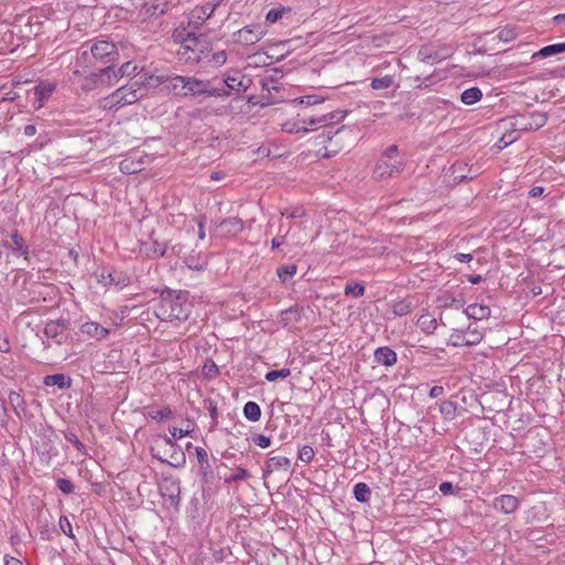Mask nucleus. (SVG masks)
<instances>
[{
  "label": "nucleus",
  "mask_w": 565,
  "mask_h": 565,
  "mask_svg": "<svg viewBox=\"0 0 565 565\" xmlns=\"http://www.w3.org/2000/svg\"><path fill=\"white\" fill-rule=\"evenodd\" d=\"M178 35L181 38V45L178 51L179 60L188 64L205 63L212 52V44L203 33L196 34L193 31H183Z\"/></svg>",
  "instance_id": "f257e3e1"
},
{
  "label": "nucleus",
  "mask_w": 565,
  "mask_h": 565,
  "mask_svg": "<svg viewBox=\"0 0 565 565\" xmlns=\"http://www.w3.org/2000/svg\"><path fill=\"white\" fill-rule=\"evenodd\" d=\"M191 308L186 292L175 294L168 290L161 294L156 315L163 321H184L189 318Z\"/></svg>",
  "instance_id": "f03ea898"
},
{
  "label": "nucleus",
  "mask_w": 565,
  "mask_h": 565,
  "mask_svg": "<svg viewBox=\"0 0 565 565\" xmlns=\"http://www.w3.org/2000/svg\"><path fill=\"white\" fill-rule=\"evenodd\" d=\"M405 167V160L396 145L387 147L379 158L373 177L375 180H387L399 175Z\"/></svg>",
  "instance_id": "7ed1b4c3"
},
{
  "label": "nucleus",
  "mask_w": 565,
  "mask_h": 565,
  "mask_svg": "<svg viewBox=\"0 0 565 565\" xmlns=\"http://www.w3.org/2000/svg\"><path fill=\"white\" fill-rule=\"evenodd\" d=\"M88 53L92 56L105 64H114L119 58V51L117 44L106 39H95L88 49L83 50L76 60V67H86L85 63L88 60Z\"/></svg>",
  "instance_id": "20e7f679"
},
{
  "label": "nucleus",
  "mask_w": 565,
  "mask_h": 565,
  "mask_svg": "<svg viewBox=\"0 0 565 565\" xmlns=\"http://www.w3.org/2000/svg\"><path fill=\"white\" fill-rule=\"evenodd\" d=\"M150 451L154 458L172 467H180L185 462L182 449L168 436H160L151 446Z\"/></svg>",
  "instance_id": "39448f33"
},
{
  "label": "nucleus",
  "mask_w": 565,
  "mask_h": 565,
  "mask_svg": "<svg viewBox=\"0 0 565 565\" xmlns=\"http://www.w3.org/2000/svg\"><path fill=\"white\" fill-rule=\"evenodd\" d=\"M146 76L140 78V81H135L127 85H124L116 89L110 96L107 98L110 106H126L131 105L139 100L148 88H151L149 85L145 84Z\"/></svg>",
  "instance_id": "423d86ee"
},
{
  "label": "nucleus",
  "mask_w": 565,
  "mask_h": 565,
  "mask_svg": "<svg viewBox=\"0 0 565 565\" xmlns=\"http://www.w3.org/2000/svg\"><path fill=\"white\" fill-rule=\"evenodd\" d=\"M547 121V114L533 111L518 114L510 118V127L513 131H531L542 128Z\"/></svg>",
  "instance_id": "0eeeda50"
},
{
  "label": "nucleus",
  "mask_w": 565,
  "mask_h": 565,
  "mask_svg": "<svg viewBox=\"0 0 565 565\" xmlns=\"http://www.w3.org/2000/svg\"><path fill=\"white\" fill-rule=\"evenodd\" d=\"M116 83V75L114 73V65H108L100 68L98 72H93L83 76L82 88L86 92L94 90L98 87H108Z\"/></svg>",
  "instance_id": "6e6552de"
},
{
  "label": "nucleus",
  "mask_w": 565,
  "mask_h": 565,
  "mask_svg": "<svg viewBox=\"0 0 565 565\" xmlns=\"http://www.w3.org/2000/svg\"><path fill=\"white\" fill-rule=\"evenodd\" d=\"M185 76L182 75H173V76H156V75H147L145 84L154 88L160 84H166L168 90L173 94L175 97L185 98V85L184 81Z\"/></svg>",
  "instance_id": "1a4fd4ad"
},
{
  "label": "nucleus",
  "mask_w": 565,
  "mask_h": 565,
  "mask_svg": "<svg viewBox=\"0 0 565 565\" xmlns=\"http://www.w3.org/2000/svg\"><path fill=\"white\" fill-rule=\"evenodd\" d=\"M518 38V31L514 26L505 25L499 30L486 32L481 40L483 42L484 51H495L497 42L510 43Z\"/></svg>",
  "instance_id": "9d476101"
},
{
  "label": "nucleus",
  "mask_w": 565,
  "mask_h": 565,
  "mask_svg": "<svg viewBox=\"0 0 565 565\" xmlns=\"http://www.w3.org/2000/svg\"><path fill=\"white\" fill-rule=\"evenodd\" d=\"M344 113L342 111H331V113H328V114H324V115H319V116H303L301 119H300V122H301V126L300 127H297L296 131L297 132H300V131H309V130H312L313 128H309V127H313V126H320V127H328L334 122H339L340 120H342L344 118Z\"/></svg>",
  "instance_id": "9b49d317"
},
{
  "label": "nucleus",
  "mask_w": 565,
  "mask_h": 565,
  "mask_svg": "<svg viewBox=\"0 0 565 565\" xmlns=\"http://www.w3.org/2000/svg\"><path fill=\"white\" fill-rule=\"evenodd\" d=\"M70 322L65 319L50 320L45 323L43 334L47 339H52L57 345L64 344L68 334L66 333Z\"/></svg>",
  "instance_id": "f8f14e48"
},
{
  "label": "nucleus",
  "mask_w": 565,
  "mask_h": 565,
  "mask_svg": "<svg viewBox=\"0 0 565 565\" xmlns=\"http://www.w3.org/2000/svg\"><path fill=\"white\" fill-rule=\"evenodd\" d=\"M265 32L259 24L246 25L233 34V41L239 45H253L259 42Z\"/></svg>",
  "instance_id": "ddd939ff"
},
{
  "label": "nucleus",
  "mask_w": 565,
  "mask_h": 565,
  "mask_svg": "<svg viewBox=\"0 0 565 565\" xmlns=\"http://www.w3.org/2000/svg\"><path fill=\"white\" fill-rule=\"evenodd\" d=\"M216 6H217V3H215V4L206 3L202 7L195 8L190 13L188 31L195 32V30L200 29L203 25V23L212 17V14L215 11Z\"/></svg>",
  "instance_id": "4468645a"
},
{
  "label": "nucleus",
  "mask_w": 565,
  "mask_h": 565,
  "mask_svg": "<svg viewBox=\"0 0 565 565\" xmlns=\"http://www.w3.org/2000/svg\"><path fill=\"white\" fill-rule=\"evenodd\" d=\"M244 228V222L236 216L223 218L215 224L214 232L218 236L228 237L235 236Z\"/></svg>",
  "instance_id": "2eb2a0df"
},
{
  "label": "nucleus",
  "mask_w": 565,
  "mask_h": 565,
  "mask_svg": "<svg viewBox=\"0 0 565 565\" xmlns=\"http://www.w3.org/2000/svg\"><path fill=\"white\" fill-rule=\"evenodd\" d=\"M223 83L228 89L239 94L248 89L252 79L242 74L241 71L234 70L232 74H227L223 77Z\"/></svg>",
  "instance_id": "dca6fc26"
},
{
  "label": "nucleus",
  "mask_w": 565,
  "mask_h": 565,
  "mask_svg": "<svg viewBox=\"0 0 565 565\" xmlns=\"http://www.w3.org/2000/svg\"><path fill=\"white\" fill-rule=\"evenodd\" d=\"M10 241L3 242V246L11 249L14 255L23 256L25 259L29 257V246L25 244L24 238L20 233L14 230L9 235Z\"/></svg>",
  "instance_id": "f3484780"
},
{
  "label": "nucleus",
  "mask_w": 565,
  "mask_h": 565,
  "mask_svg": "<svg viewBox=\"0 0 565 565\" xmlns=\"http://www.w3.org/2000/svg\"><path fill=\"white\" fill-rule=\"evenodd\" d=\"M98 282L103 284L104 286H115L118 289H122L124 287L128 286L130 282L129 277L119 270H111L107 274L102 273L98 278Z\"/></svg>",
  "instance_id": "a211bd4d"
},
{
  "label": "nucleus",
  "mask_w": 565,
  "mask_h": 565,
  "mask_svg": "<svg viewBox=\"0 0 565 565\" xmlns=\"http://www.w3.org/2000/svg\"><path fill=\"white\" fill-rule=\"evenodd\" d=\"M55 89V85L47 83V84H40L33 87V89L29 93L30 96L33 98V106L35 109H40L43 107L44 103L50 98V96L53 94Z\"/></svg>",
  "instance_id": "6ab92c4d"
},
{
  "label": "nucleus",
  "mask_w": 565,
  "mask_h": 565,
  "mask_svg": "<svg viewBox=\"0 0 565 565\" xmlns=\"http://www.w3.org/2000/svg\"><path fill=\"white\" fill-rule=\"evenodd\" d=\"M168 8V2L163 0H152L150 3H143L140 15L143 20L162 15Z\"/></svg>",
  "instance_id": "aec40b11"
},
{
  "label": "nucleus",
  "mask_w": 565,
  "mask_h": 565,
  "mask_svg": "<svg viewBox=\"0 0 565 565\" xmlns=\"http://www.w3.org/2000/svg\"><path fill=\"white\" fill-rule=\"evenodd\" d=\"M185 98L200 97L204 95L206 81L196 78L194 76H185Z\"/></svg>",
  "instance_id": "412c9836"
},
{
  "label": "nucleus",
  "mask_w": 565,
  "mask_h": 565,
  "mask_svg": "<svg viewBox=\"0 0 565 565\" xmlns=\"http://www.w3.org/2000/svg\"><path fill=\"white\" fill-rule=\"evenodd\" d=\"M374 360L384 366H392L397 361V355L394 350L388 347H380L374 352Z\"/></svg>",
  "instance_id": "4be33fe9"
},
{
  "label": "nucleus",
  "mask_w": 565,
  "mask_h": 565,
  "mask_svg": "<svg viewBox=\"0 0 565 565\" xmlns=\"http://www.w3.org/2000/svg\"><path fill=\"white\" fill-rule=\"evenodd\" d=\"M81 331L83 334H86L98 340L105 339L109 334L108 329L102 327L99 323L94 321L83 323L81 326Z\"/></svg>",
  "instance_id": "5701e85b"
},
{
  "label": "nucleus",
  "mask_w": 565,
  "mask_h": 565,
  "mask_svg": "<svg viewBox=\"0 0 565 565\" xmlns=\"http://www.w3.org/2000/svg\"><path fill=\"white\" fill-rule=\"evenodd\" d=\"M520 502L518 497H495L493 500V508L503 513H512L516 510Z\"/></svg>",
  "instance_id": "b1692460"
},
{
  "label": "nucleus",
  "mask_w": 565,
  "mask_h": 565,
  "mask_svg": "<svg viewBox=\"0 0 565 565\" xmlns=\"http://www.w3.org/2000/svg\"><path fill=\"white\" fill-rule=\"evenodd\" d=\"M465 313L469 319L477 321L488 319L491 310L488 306L481 303H471L465 309Z\"/></svg>",
  "instance_id": "393cba45"
},
{
  "label": "nucleus",
  "mask_w": 565,
  "mask_h": 565,
  "mask_svg": "<svg viewBox=\"0 0 565 565\" xmlns=\"http://www.w3.org/2000/svg\"><path fill=\"white\" fill-rule=\"evenodd\" d=\"M436 487H437L436 478L431 475H426L423 478L415 480L414 487L409 488V491H414L416 493L434 491V493H436Z\"/></svg>",
  "instance_id": "a878e982"
},
{
  "label": "nucleus",
  "mask_w": 565,
  "mask_h": 565,
  "mask_svg": "<svg viewBox=\"0 0 565 565\" xmlns=\"http://www.w3.org/2000/svg\"><path fill=\"white\" fill-rule=\"evenodd\" d=\"M8 398H9V403L12 406L15 415L20 419H22L23 416H25L26 409H28L26 402L24 401L23 396L18 392L11 391L9 393Z\"/></svg>",
  "instance_id": "bb28decb"
},
{
  "label": "nucleus",
  "mask_w": 565,
  "mask_h": 565,
  "mask_svg": "<svg viewBox=\"0 0 565 565\" xmlns=\"http://www.w3.org/2000/svg\"><path fill=\"white\" fill-rule=\"evenodd\" d=\"M418 58L424 63L434 64L446 58L439 51L433 50L429 46H422L418 51Z\"/></svg>",
  "instance_id": "cd10ccee"
},
{
  "label": "nucleus",
  "mask_w": 565,
  "mask_h": 565,
  "mask_svg": "<svg viewBox=\"0 0 565 565\" xmlns=\"http://www.w3.org/2000/svg\"><path fill=\"white\" fill-rule=\"evenodd\" d=\"M43 384L45 386H57L61 390H65L71 387L72 380L64 374H52L44 376Z\"/></svg>",
  "instance_id": "c85d7f7f"
},
{
  "label": "nucleus",
  "mask_w": 565,
  "mask_h": 565,
  "mask_svg": "<svg viewBox=\"0 0 565 565\" xmlns=\"http://www.w3.org/2000/svg\"><path fill=\"white\" fill-rule=\"evenodd\" d=\"M414 308H415V305L411 298H404L402 300L394 301L392 303V312L396 317H403V316L409 315Z\"/></svg>",
  "instance_id": "c756f323"
},
{
  "label": "nucleus",
  "mask_w": 565,
  "mask_h": 565,
  "mask_svg": "<svg viewBox=\"0 0 565 565\" xmlns=\"http://www.w3.org/2000/svg\"><path fill=\"white\" fill-rule=\"evenodd\" d=\"M417 326L426 334H433L437 328V320L430 313H424L418 318Z\"/></svg>",
  "instance_id": "7c9ffc66"
},
{
  "label": "nucleus",
  "mask_w": 565,
  "mask_h": 565,
  "mask_svg": "<svg viewBox=\"0 0 565 565\" xmlns=\"http://www.w3.org/2000/svg\"><path fill=\"white\" fill-rule=\"evenodd\" d=\"M565 52V42L564 43H556L551 44L542 47L540 51L533 54V57H548L558 53Z\"/></svg>",
  "instance_id": "2f4dec72"
},
{
  "label": "nucleus",
  "mask_w": 565,
  "mask_h": 565,
  "mask_svg": "<svg viewBox=\"0 0 565 565\" xmlns=\"http://www.w3.org/2000/svg\"><path fill=\"white\" fill-rule=\"evenodd\" d=\"M243 413H244V416L249 422H253V423L258 422L262 416V409H260L259 405L253 401H249L244 405Z\"/></svg>",
  "instance_id": "473e14b6"
},
{
  "label": "nucleus",
  "mask_w": 565,
  "mask_h": 565,
  "mask_svg": "<svg viewBox=\"0 0 565 565\" xmlns=\"http://www.w3.org/2000/svg\"><path fill=\"white\" fill-rule=\"evenodd\" d=\"M114 73L116 75V83H117L118 79L124 76H127V77L136 76L139 73V71H138V66L136 64H134L132 62H126L119 68L114 67Z\"/></svg>",
  "instance_id": "72a5a7b5"
},
{
  "label": "nucleus",
  "mask_w": 565,
  "mask_h": 565,
  "mask_svg": "<svg viewBox=\"0 0 565 565\" xmlns=\"http://www.w3.org/2000/svg\"><path fill=\"white\" fill-rule=\"evenodd\" d=\"M482 98V92L478 87H470L462 92L461 102L465 105H473Z\"/></svg>",
  "instance_id": "f704fd0d"
},
{
  "label": "nucleus",
  "mask_w": 565,
  "mask_h": 565,
  "mask_svg": "<svg viewBox=\"0 0 565 565\" xmlns=\"http://www.w3.org/2000/svg\"><path fill=\"white\" fill-rule=\"evenodd\" d=\"M227 60V53L225 50L217 51L215 53H210V56L207 60H205V65L209 67H221L226 63Z\"/></svg>",
  "instance_id": "c9c22d12"
},
{
  "label": "nucleus",
  "mask_w": 565,
  "mask_h": 565,
  "mask_svg": "<svg viewBox=\"0 0 565 565\" xmlns=\"http://www.w3.org/2000/svg\"><path fill=\"white\" fill-rule=\"evenodd\" d=\"M290 467V460L284 456L271 457L267 461V468L269 470H288Z\"/></svg>",
  "instance_id": "e433bc0d"
},
{
  "label": "nucleus",
  "mask_w": 565,
  "mask_h": 565,
  "mask_svg": "<svg viewBox=\"0 0 565 565\" xmlns=\"http://www.w3.org/2000/svg\"><path fill=\"white\" fill-rule=\"evenodd\" d=\"M463 332L470 347L479 344L483 339V333L472 324H469Z\"/></svg>",
  "instance_id": "4c0bfd02"
},
{
  "label": "nucleus",
  "mask_w": 565,
  "mask_h": 565,
  "mask_svg": "<svg viewBox=\"0 0 565 565\" xmlns=\"http://www.w3.org/2000/svg\"><path fill=\"white\" fill-rule=\"evenodd\" d=\"M142 169V161H135L131 158L120 162V171L126 174L137 173Z\"/></svg>",
  "instance_id": "58836bf2"
},
{
  "label": "nucleus",
  "mask_w": 565,
  "mask_h": 565,
  "mask_svg": "<svg viewBox=\"0 0 565 565\" xmlns=\"http://www.w3.org/2000/svg\"><path fill=\"white\" fill-rule=\"evenodd\" d=\"M297 273V265L289 264L277 268V276L282 284L292 278Z\"/></svg>",
  "instance_id": "ea45409f"
},
{
  "label": "nucleus",
  "mask_w": 565,
  "mask_h": 565,
  "mask_svg": "<svg viewBox=\"0 0 565 565\" xmlns=\"http://www.w3.org/2000/svg\"><path fill=\"white\" fill-rule=\"evenodd\" d=\"M439 412L445 419H452L457 413V404L451 401H444L439 405Z\"/></svg>",
  "instance_id": "a19ab883"
},
{
  "label": "nucleus",
  "mask_w": 565,
  "mask_h": 565,
  "mask_svg": "<svg viewBox=\"0 0 565 565\" xmlns=\"http://www.w3.org/2000/svg\"><path fill=\"white\" fill-rule=\"evenodd\" d=\"M394 84V76L385 75L383 77H375L371 81V87L374 90L386 89Z\"/></svg>",
  "instance_id": "79ce46f5"
},
{
  "label": "nucleus",
  "mask_w": 565,
  "mask_h": 565,
  "mask_svg": "<svg viewBox=\"0 0 565 565\" xmlns=\"http://www.w3.org/2000/svg\"><path fill=\"white\" fill-rule=\"evenodd\" d=\"M364 292H365V287H364V285H362L360 282L347 284V286L344 287L345 296H352L354 298H360L364 295Z\"/></svg>",
  "instance_id": "37998d69"
},
{
  "label": "nucleus",
  "mask_w": 565,
  "mask_h": 565,
  "mask_svg": "<svg viewBox=\"0 0 565 565\" xmlns=\"http://www.w3.org/2000/svg\"><path fill=\"white\" fill-rule=\"evenodd\" d=\"M291 371L288 367L280 370H271L265 374V380L268 382H275L278 379H286L290 375Z\"/></svg>",
  "instance_id": "c03bdc74"
},
{
  "label": "nucleus",
  "mask_w": 565,
  "mask_h": 565,
  "mask_svg": "<svg viewBox=\"0 0 565 565\" xmlns=\"http://www.w3.org/2000/svg\"><path fill=\"white\" fill-rule=\"evenodd\" d=\"M450 340L454 347H470L469 343L467 342V338L463 330H454V332L450 335Z\"/></svg>",
  "instance_id": "a18cd8bd"
},
{
  "label": "nucleus",
  "mask_w": 565,
  "mask_h": 565,
  "mask_svg": "<svg viewBox=\"0 0 565 565\" xmlns=\"http://www.w3.org/2000/svg\"><path fill=\"white\" fill-rule=\"evenodd\" d=\"M65 439L68 443H71L78 450V452H81L82 455H87L85 445L78 439V437L74 433H66Z\"/></svg>",
  "instance_id": "49530a36"
},
{
  "label": "nucleus",
  "mask_w": 565,
  "mask_h": 565,
  "mask_svg": "<svg viewBox=\"0 0 565 565\" xmlns=\"http://www.w3.org/2000/svg\"><path fill=\"white\" fill-rule=\"evenodd\" d=\"M315 450L311 446L305 445L298 451V459L308 463L313 459Z\"/></svg>",
  "instance_id": "de8ad7c7"
},
{
  "label": "nucleus",
  "mask_w": 565,
  "mask_h": 565,
  "mask_svg": "<svg viewBox=\"0 0 565 565\" xmlns=\"http://www.w3.org/2000/svg\"><path fill=\"white\" fill-rule=\"evenodd\" d=\"M149 415L152 419L164 420L172 416V411L170 409V407L164 406L158 411H153V412L149 413Z\"/></svg>",
  "instance_id": "09e8293b"
},
{
  "label": "nucleus",
  "mask_w": 565,
  "mask_h": 565,
  "mask_svg": "<svg viewBox=\"0 0 565 565\" xmlns=\"http://www.w3.org/2000/svg\"><path fill=\"white\" fill-rule=\"evenodd\" d=\"M306 215V211L302 206H295L290 210L286 209L281 211V216H286L288 218H300Z\"/></svg>",
  "instance_id": "8fccbe9b"
},
{
  "label": "nucleus",
  "mask_w": 565,
  "mask_h": 565,
  "mask_svg": "<svg viewBox=\"0 0 565 565\" xmlns=\"http://www.w3.org/2000/svg\"><path fill=\"white\" fill-rule=\"evenodd\" d=\"M202 373L207 379H213L218 374V367L214 362L205 363L202 367Z\"/></svg>",
  "instance_id": "3c124183"
},
{
  "label": "nucleus",
  "mask_w": 565,
  "mask_h": 565,
  "mask_svg": "<svg viewBox=\"0 0 565 565\" xmlns=\"http://www.w3.org/2000/svg\"><path fill=\"white\" fill-rule=\"evenodd\" d=\"M58 525H60V529L62 530V532L64 534H66L68 537H72V539L75 537L73 530H72V524H71L70 520L67 519V516H61L60 521H58Z\"/></svg>",
  "instance_id": "603ef678"
},
{
  "label": "nucleus",
  "mask_w": 565,
  "mask_h": 565,
  "mask_svg": "<svg viewBox=\"0 0 565 565\" xmlns=\"http://www.w3.org/2000/svg\"><path fill=\"white\" fill-rule=\"evenodd\" d=\"M56 486L60 489V491L63 492L64 494L71 493L74 489L73 482L65 478H60L56 481Z\"/></svg>",
  "instance_id": "864d4df0"
},
{
  "label": "nucleus",
  "mask_w": 565,
  "mask_h": 565,
  "mask_svg": "<svg viewBox=\"0 0 565 565\" xmlns=\"http://www.w3.org/2000/svg\"><path fill=\"white\" fill-rule=\"evenodd\" d=\"M285 9H271L266 14V21L269 23H276L282 18Z\"/></svg>",
  "instance_id": "5fc2aeb1"
},
{
  "label": "nucleus",
  "mask_w": 565,
  "mask_h": 565,
  "mask_svg": "<svg viewBox=\"0 0 565 565\" xmlns=\"http://www.w3.org/2000/svg\"><path fill=\"white\" fill-rule=\"evenodd\" d=\"M263 90L270 93L271 90H278L277 82L274 77H267L262 81Z\"/></svg>",
  "instance_id": "6e6d98bb"
},
{
  "label": "nucleus",
  "mask_w": 565,
  "mask_h": 565,
  "mask_svg": "<svg viewBox=\"0 0 565 565\" xmlns=\"http://www.w3.org/2000/svg\"><path fill=\"white\" fill-rule=\"evenodd\" d=\"M253 441L260 448H267L270 446V438L262 434L255 435L253 437Z\"/></svg>",
  "instance_id": "4d7b16f0"
},
{
  "label": "nucleus",
  "mask_w": 565,
  "mask_h": 565,
  "mask_svg": "<svg viewBox=\"0 0 565 565\" xmlns=\"http://www.w3.org/2000/svg\"><path fill=\"white\" fill-rule=\"evenodd\" d=\"M340 131V129H337L335 131H332L331 129L323 131L322 134L317 136V139H319V143H324L327 141H330L334 135H337Z\"/></svg>",
  "instance_id": "13d9d810"
},
{
  "label": "nucleus",
  "mask_w": 565,
  "mask_h": 565,
  "mask_svg": "<svg viewBox=\"0 0 565 565\" xmlns=\"http://www.w3.org/2000/svg\"><path fill=\"white\" fill-rule=\"evenodd\" d=\"M289 232H290V226L287 228V231L284 235H281L280 237H274L271 239V248L276 249V248H279L281 245H284L286 243V238H287V235L289 234Z\"/></svg>",
  "instance_id": "bf43d9fd"
},
{
  "label": "nucleus",
  "mask_w": 565,
  "mask_h": 565,
  "mask_svg": "<svg viewBox=\"0 0 565 565\" xmlns=\"http://www.w3.org/2000/svg\"><path fill=\"white\" fill-rule=\"evenodd\" d=\"M370 488L364 482H359L353 487L352 494H369Z\"/></svg>",
  "instance_id": "052dcab7"
},
{
  "label": "nucleus",
  "mask_w": 565,
  "mask_h": 565,
  "mask_svg": "<svg viewBox=\"0 0 565 565\" xmlns=\"http://www.w3.org/2000/svg\"><path fill=\"white\" fill-rule=\"evenodd\" d=\"M203 96L220 97V87H211L210 82L206 81Z\"/></svg>",
  "instance_id": "680f3d73"
},
{
  "label": "nucleus",
  "mask_w": 565,
  "mask_h": 565,
  "mask_svg": "<svg viewBox=\"0 0 565 565\" xmlns=\"http://www.w3.org/2000/svg\"><path fill=\"white\" fill-rule=\"evenodd\" d=\"M195 452H196V458H198V461L201 463V465H204V463H207L209 461V456H207V452L205 449L201 448V447H196L195 448Z\"/></svg>",
  "instance_id": "e2e57ef3"
},
{
  "label": "nucleus",
  "mask_w": 565,
  "mask_h": 565,
  "mask_svg": "<svg viewBox=\"0 0 565 565\" xmlns=\"http://www.w3.org/2000/svg\"><path fill=\"white\" fill-rule=\"evenodd\" d=\"M152 250L154 254H157L158 256H163L167 252V245L166 244H162V243H159L157 241L153 242V247H152Z\"/></svg>",
  "instance_id": "0e129e2a"
},
{
  "label": "nucleus",
  "mask_w": 565,
  "mask_h": 565,
  "mask_svg": "<svg viewBox=\"0 0 565 565\" xmlns=\"http://www.w3.org/2000/svg\"><path fill=\"white\" fill-rule=\"evenodd\" d=\"M247 471L243 468H237L235 472L227 480H243L247 477Z\"/></svg>",
  "instance_id": "69168bd1"
},
{
  "label": "nucleus",
  "mask_w": 565,
  "mask_h": 565,
  "mask_svg": "<svg viewBox=\"0 0 565 565\" xmlns=\"http://www.w3.org/2000/svg\"><path fill=\"white\" fill-rule=\"evenodd\" d=\"M189 435V430L188 429H181V428H173L171 430V439L174 438V439H181L183 438L184 436Z\"/></svg>",
  "instance_id": "338daca9"
},
{
  "label": "nucleus",
  "mask_w": 565,
  "mask_h": 565,
  "mask_svg": "<svg viewBox=\"0 0 565 565\" xmlns=\"http://www.w3.org/2000/svg\"><path fill=\"white\" fill-rule=\"evenodd\" d=\"M11 349L10 342L7 337L0 333V352H9Z\"/></svg>",
  "instance_id": "774afa93"
}]
</instances>
